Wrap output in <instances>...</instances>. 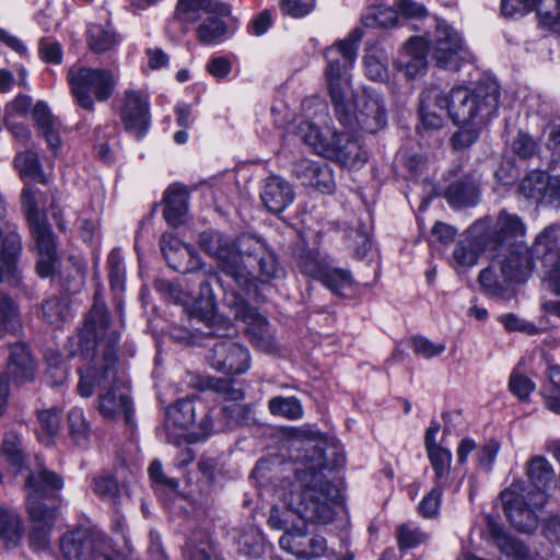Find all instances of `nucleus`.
I'll use <instances>...</instances> for the list:
<instances>
[{
  "label": "nucleus",
  "instance_id": "a19ab883",
  "mask_svg": "<svg viewBox=\"0 0 560 560\" xmlns=\"http://www.w3.org/2000/svg\"><path fill=\"white\" fill-rule=\"evenodd\" d=\"M21 325L20 308L16 302L4 291L0 290V340L8 332Z\"/></svg>",
  "mask_w": 560,
  "mask_h": 560
},
{
  "label": "nucleus",
  "instance_id": "7ed1b4c3",
  "mask_svg": "<svg viewBox=\"0 0 560 560\" xmlns=\"http://www.w3.org/2000/svg\"><path fill=\"white\" fill-rule=\"evenodd\" d=\"M63 485L60 475L45 467L31 471L25 479L26 509L34 522L30 545L36 551L49 545V533L56 516L54 501Z\"/></svg>",
  "mask_w": 560,
  "mask_h": 560
},
{
  "label": "nucleus",
  "instance_id": "e433bc0d",
  "mask_svg": "<svg viewBox=\"0 0 560 560\" xmlns=\"http://www.w3.org/2000/svg\"><path fill=\"white\" fill-rule=\"evenodd\" d=\"M88 45L92 52L104 54L117 45V35L110 25L92 24L86 32Z\"/></svg>",
  "mask_w": 560,
  "mask_h": 560
},
{
  "label": "nucleus",
  "instance_id": "4be33fe9",
  "mask_svg": "<svg viewBox=\"0 0 560 560\" xmlns=\"http://www.w3.org/2000/svg\"><path fill=\"white\" fill-rule=\"evenodd\" d=\"M36 364L28 346L25 342H14L9 346V358L5 376L16 384L32 382Z\"/></svg>",
  "mask_w": 560,
  "mask_h": 560
},
{
  "label": "nucleus",
  "instance_id": "20e7f679",
  "mask_svg": "<svg viewBox=\"0 0 560 560\" xmlns=\"http://www.w3.org/2000/svg\"><path fill=\"white\" fill-rule=\"evenodd\" d=\"M363 31L353 28L343 39L337 40L324 51L327 61L324 75L327 82L329 96L335 115L342 121H349L343 109V101L352 94L351 74L357 57L359 44L363 38Z\"/></svg>",
  "mask_w": 560,
  "mask_h": 560
},
{
  "label": "nucleus",
  "instance_id": "f704fd0d",
  "mask_svg": "<svg viewBox=\"0 0 560 560\" xmlns=\"http://www.w3.org/2000/svg\"><path fill=\"white\" fill-rule=\"evenodd\" d=\"M329 131L327 135L323 133L319 128L308 121H304L299 126V137L307 144L316 154L327 158L328 149L334 143V133Z\"/></svg>",
  "mask_w": 560,
  "mask_h": 560
},
{
  "label": "nucleus",
  "instance_id": "774afa93",
  "mask_svg": "<svg viewBox=\"0 0 560 560\" xmlns=\"http://www.w3.org/2000/svg\"><path fill=\"white\" fill-rule=\"evenodd\" d=\"M483 126H462L452 139V145L456 150H463L474 144L479 138V131Z\"/></svg>",
  "mask_w": 560,
  "mask_h": 560
},
{
  "label": "nucleus",
  "instance_id": "052dcab7",
  "mask_svg": "<svg viewBox=\"0 0 560 560\" xmlns=\"http://www.w3.org/2000/svg\"><path fill=\"white\" fill-rule=\"evenodd\" d=\"M316 5L315 0H280L279 8L283 15L302 19L308 15Z\"/></svg>",
  "mask_w": 560,
  "mask_h": 560
},
{
  "label": "nucleus",
  "instance_id": "680f3d73",
  "mask_svg": "<svg viewBox=\"0 0 560 560\" xmlns=\"http://www.w3.org/2000/svg\"><path fill=\"white\" fill-rule=\"evenodd\" d=\"M425 534L411 524H402L398 528L397 540L400 549H411L425 540Z\"/></svg>",
  "mask_w": 560,
  "mask_h": 560
},
{
  "label": "nucleus",
  "instance_id": "864d4df0",
  "mask_svg": "<svg viewBox=\"0 0 560 560\" xmlns=\"http://www.w3.org/2000/svg\"><path fill=\"white\" fill-rule=\"evenodd\" d=\"M256 262L258 265V276L256 278L258 281L268 283L284 277V269L279 264L273 252L268 249Z\"/></svg>",
  "mask_w": 560,
  "mask_h": 560
},
{
  "label": "nucleus",
  "instance_id": "423d86ee",
  "mask_svg": "<svg viewBox=\"0 0 560 560\" xmlns=\"http://www.w3.org/2000/svg\"><path fill=\"white\" fill-rule=\"evenodd\" d=\"M164 428L175 445L196 443L212 433L213 422L206 405L196 397L177 399L166 408Z\"/></svg>",
  "mask_w": 560,
  "mask_h": 560
},
{
  "label": "nucleus",
  "instance_id": "9b49d317",
  "mask_svg": "<svg viewBox=\"0 0 560 560\" xmlns=\"http://www.w3.org/2000/svg\"><path fill=\"white\" fill-rule=\"evenodd\" d=\"M560 224L546 226L536 237L530 255L540 259L544 270V281L548 288L560 295Z\"/></svg>",
  "mask_w": 560,
  "mask_h": 560
},
{
  "label": "nucleus",
  "instance_id": "6ab92c4d",
  "mask_svg": "<svg viewBox=\"0 0 560 560\" xmlns=\"http://www.w3.org/2000/svg\"><path fill=\"white\" fill-rule=\"evenodd\" d=\"M499 264V270L510 283H523L529 279L534 270V257L529 248H508L504 253L495 256Z\"/></svg>",
  "mask_w": 560,
  "mask_h": 560
},
{
  "label": "nucleus",
  "instance_id": "2eb2a0df",
  "mask_svg": "<svg viewBox=\"0 0 560 560\" xmlns=\"http://www.w3.org/2000/svg\"><path fill=\"white\" fill-rule=\"evenodd\" d=\"M199 246L218 261L220 270L230 277L237 273L238 255L235 253V241L217 230H207L199 235Z\"/></svg>",
  "mask_w": 560,
  "mask_h": 560
},
{
  "label": "nucleus",
  "instance_id": "aec40b11",
  "mask_svg": "<svg viewBox=\"0 0 560 560\" xmlns=\"http://www.w3.org/2000/svg\"><path fill=\"white\" fill-rule=\"evenodd\" d=\"M485 223L475 222L466 235L460 238L453 250L454 261L465 268L474 267L483 252L492 250L482 234Z\"/></svg>",
  "mask_w": 560,
  "mask_h": 560
},
{
  "label": "nucleus",
  "instance_id": "a878e982",
  "mask_svg": "<svg viewBox=\"0 0 560 560\" xmlns=\"http://www.w3.org/2000/svg\"><path fill=\"white\" fill-rule=\"evenodd\" d=\"M396 67L408 78L421 75L427 70V46L419 37L410 38L404 46Z\"/></svg>",
  "mask_w": 560,
  "mask_h": 560
},
{
  "label": "nucleus",
  "instance_id": "393cba45",
  "mask_svg": "<svg viewBox=\"0 0 560 560\" xmlns=\"http://www.w3.org/2000/svg\"><path fill=\"white\" fill-rule=\"evenodd\" d=\"M419 113L425 128L438 129L443 126L444 117L442 114L447 113V104L442 89L432 85L421 93Z\"/></svg>",
  "mask_w": 560,
  "mask_h": 560
},
{
  "label": "nucleus",
  "instance_id": "473e14b6",
  "mask_svg": "<svg viewBox=\"0 0 560 560\" xmlns=\"http://www.w3.org/2000/svg\"><path fill=\"white\" fill-rule=\"evenodd\" d=\"M479 284L485 293L491 296L503 298L510 290V282L499 270V264L493 256L490 265L482 269L478 277Z\"/></svg>",
  "mask_w": 560,
  "mask_h": 560
},
{
  "label": "nucleus",
  "instance_id": "f03ea898",
  "mask_svg": "<svg viewBox=\"0 0 560 560\" xmlns=\"http://www.w3.org/2000/svg\"><path fill=\"white\" fill-rule=\"evenodd\" d=\"M345 463L342 448L327 441H319L306 450L301 464L294 469L291 489L279 493L285 508L306 523L326 525L334 521L339 489L329 474Z\"/></svg>",
  "mask_w": 560,
  "mask_h": 560
},
{
  "label": "nucleus",
  "instance_id": "13d9d810",
  "mask_svg": "<svg viewBox=\"0 0 560 560\" xmlns=\"http://www.w3.org/2000/svg\"><path fill=\"white\" fill-rule=\"evenodd\" d=\"M410 346L415 354L427 360L439 357L446 349V345L444 342L436 343L423 336L412 337L410 339Z\"/></svg>",
  "mask_w": 560,
  "mask_h": 560
},
{
  "label": "nucleus",
  "instance_id": "49530a36",
  "mask_svg": "<svg viewBox=\"0 0 560 560\" xmlns=\"http://www.w3.org/2000/svg\"><path fill=\"white\" fill-rule=\"evenodd\" d=\"M430 464L434 470V482L445 487L450 476L452 453L442 446L427 451Z\"/></svg>",
  "mask_w": 560,
  "mask_h": 560
},
{
  "label": "nucleus",
  "instance_id": "de8ad7c7",
  "mask_svg": "<svg viewBox=\"0 0 560 560\" xmlns=\"http://www.w3.org/2000/svg\"><path fill=\"white\" fill-rule=\"evenodd\" d=\"M268 409L271 415L288 420H299L304 413L301 401L294 396H276L268 401Z\"/></svg>",
  "mask_w": 560,
  "mask_h": 560
},
{
  "label": "nucleus",
  "instance_id": "c03bdc74",
  "mask_svg": "<svg viewBox=\"0 0 560 560\" xmlns=\"http://www.w3.org/2000/svg\"><path fill=\"white\" fill-rule=\"evenodd\" d=\"M320 282L334 294L346 296L353 287V279L348 269L328 266Z\"/></svg>",
  "mask_w": 560,
  "mask_h": 560
},
{
  "label": "nucleus",
  "instance_id": "cd10ccee",
  "mask_svg": "<svg viewBox=\"0 0 560 560\" xmlns=\"http://www.w3.org/2000/svg\"><path fill=\"white\" fill-rule=\"evenodd\" d=\"M490 536L502 553L515 560H542L538 555H529L528 549L518 539L508 535L502 526L494 522L488 524Z\"/></svg>",
  "mask_w": 560,
  "mask_h": 560
},
{
  "label": "nucleus",
  "instance_id": "e2e57ef3",
  "mask_svg": "<svg viewBox=\"0 0 560 560\" xmlns=\"http://www.w3.org/2000/svg\"><path fill=\"white\" fill-rule=\"evenodd\" d=\"M208 387L221 394L225 399L231 402H238L245 396L244 390L240 387H234L233 383L230 380L225 378H210L208 381Z\"/></svg>",
  "mask_w": 560,
  "mask_h": 560
},
{
  "label": "nucleus",
  "instance_id": "6e6d98bb",
  "mask_svg": "<svg viewBox=\"0 0 560 560\" xmlns=\"http://www.w3.org/2000/svg\"><path fill=\"white\" fill-rule=\"evenodd\" d=\"M307 535L301 528H290L279 539V545L284 551L302 558L305 553V540Z\"/></svg>",
  "mask_w": 560,
  "mask_h": 560
},
{
  "label": "nucleus",
  "instance_id": "c9c22d12",
  "mask_svg": "<svg viewBox=\"0 0 560 560\" xmlns=\"http://www.w3.org/2000/svg\"><path fill=\"white\" fill-rule=\"evenodd\" d=\"M60 284L69 294L81 291L85 280V264L82 260L70 258L59 272Z\"/></svg>",
  "mask_w": 560,
  "mask_h": 560
},
{
  "label": "nucleus",
  "instance_id": "338daca9",
  "mask_svg": "<svg viewBox=\"0 0 560 560\" xmlns=\"http://www.w3.org/2000/svg\"><path fill=\"white\" fill-rule=\"evenodd\" d=\"M38 421L42 431L47 435V440H50L59 432L61 415L55 409L42 410L38 412ZM46 443H49V441Z\"/></svg>",
  "mask_w": 560,
  "mask_h": 560
},
{
  "label": "nucleus",
  "instance_id": "ddd939ff",
  "mask_svg": "<svg viewBox=\"0 0 560 560\" xmlns=\"http://www.w3.org/2000/svg\"><path fill=\"white\" fill-rule=\"evenodd\" d=\"M60 548L66 560H113L107 539L84 528L66 534Z\"/></svg>",
  "mask_w": 560,
  "mask_h": 560
},
{
  "label": "nucleus",
  "instance_id": "0e129e2a",
  "mask_svg": "<svg viewBox=\"0 0 560 560\" xmlns=\"http://www.w3.org/2000/svg\"><path fill=\"white\" fill-rule=\"evenodd\" d=\"M156 288L163 295H165V298L176 304L183 305L185 310L187 308L190 296L180 288L179 284L168 280H160L156 282Z\"/></svg>",
  "mask_w": 560,
  "mask_h": 560
},
{
  "label": "nucleus",
  "instance_id": "3c124183",
  "mask_svg": "<svg viewBox=\"0 0 560 560\" xmlns=\"http://www.w3.org/2000/svg\"><path fill=\"white\" fill-rule=\"evenodd\" d=\"M1 453L5 460L15 467L21 469L25 463V454L22 447L21 438L14 432H8L1 444Z\"/></svg>",
  "mask_w": 560,
  "mask_h": 560
},
{
  "label": "nucleus",
  "instance_id": "bb28decb",
  "mask_svg": "<svg viewBox=\"0 0 560 560\" xmlns=\"http://www.w3.org/2000/svg\"><path fill=\"white\" fill-rule=\"evenodd\" d=\"M444 197L453 208L474 207L479 199V187L472 176L465 175L450 184Z\"/></svg>",
  "mask_w": 560,
  "mask_h": 560
},
{
  "label": "nucleus",
  "instance_id": "79ce46f5",
  "mask_svg": "<svg viewBox=\"0 0 560 560\" xmlns=\"http://www.w3.org/2000/svg\"><path fill=\"white\" fill-rule=\"evenodd\" d=\"M14 165L23 178L36 180L40 184L48 183V178L44 174L38 155L35 152L25 151L19 153L14 159Z\"/></svg>",
  "mask_w": 560,
  "mask_h": 560
},
{
  "label": "nucleus",
  "instance_id": "bf43d9fd",
  "mask_svg": "<svg viewBox=\"0 0 560 560\" xmlns=\"http://www.w3.org/2000/svg\"><path fill=\"white\" fill-rule=\"evenodd\" d=\"M109 282L113 290H121L125 279V265L120 250L113 249L107 259Z\"/></svg>",
  "mask_w": 560,
  "mask_h": 560
},
{
  "label": "nucleus",
  "instance_id": "c756f323",
  "mask_svg": "<svg viewBox=\"0 0 560 560\" xmlns=\"http://www.w3.org/2000/svg\"><path fill=\"white\" fill-rule=\"evenodd\" d=\"M118 108L125 129L140 138V93L126 91Z\"/></svg>",
  "mask_w": 560,
  "mask_h": 560
},
{
  "label": "nucleus",
  "instance_id": "0eeeda50",
  "mask_svg": "<svg viewBox=\"0 0 560 560\" xmlns=\"http://www.w3.org/2000/svg\"><path fill=\"white\" fill-rule=\"evenodd\" d=\"M504 513L510 524L520 533H534L539 523V513L547 502V494L533 491L522 481L512 483L500 494Z\"/></svg>",
  "mask_w": 560,
  "mask_h": 560
},
{
  "label": "nucleus",
  "instance_id": "5fc2aeb1",
  "mask_svg": "<svg viewBox=\"0 0 560 560\" xmlns=\"http://www.w3.org/2000/svg\"><path fill=\"white\" fill-rule=\"evenodd\" d=\"M38 254L56 253L55 235L47 221L40 220L30 224Z\"/></svg>",
  "mask_w": 560,
  "mask_h": 560
},
{
  "label": "nucleus",
  "instance_id": "37998d69",
  "mask_svg": "<svg viewBox=\"0 0 560 560\" xmlns=\"http://www.w3.org/2000/svg\"><path fill=\"white\" fill-rule=\"evenodd\" d=\"M547 187V174L533 171L522 179L518 189L526 199L542 205Z\"/></svg>",
  "mask_w": 560,
  "mask_h": 560
},
{
  "label": "nucleus",
  "instance_id": "dca6fc26",
  "mask_svg": "<svg viewBox=\"0 0 560 560\" xmlns=\"http://www.w3.org/2000/svg\"><path fill=\"white\" fill-rule=\"evenodd\" d=\"M268 250L266 244L258 237L243 234L235 241V253L238 255L237 273L230 275V278L245 292L254 287L255 278L248 270L249 260L256 261Z\"/></svg>",
  "mask_w": 560,
  "mask_h": 560
},
{
  "label": "nucleus",
  "instance_id": "69168bd1",
  "mask_svg": "<svg viewBox=\"0 0 560 560\" xmlns=\"http://www.w3.org/2000/svg\"><path fill=\"white\" fill-rule=\"evenodd\" d=\"M444 487L435 485V487L423 497L419 503V513L427 518L433 517L438 514L441 505L442 490Z\"/></svg>",
  "mask_w": 560,
  "mask_h": 560
},
{
  "label": "nucleus",
  "instance_id": "f257e3e1",
  "mask_svg": "<svg viewBox=\"0 0 560 560\" xmlns=\"http://www.w3.org/2000/svg\"><path fill=\"white\" fill-rule=\"evenodd\" d=\"M119 339V332L112 327L110 314L101 300L100 292L96 291L93 306L85 315L83 326L69 338L72 349L68 357H74L78 353L89 355L98 345H106L102 359L79 370L78 390L81 396L90 397L97 388L100 390L97 400L100 413L107 419L124 413L125 422L133 433L136 422L131 419L132 402L127 388H125L122 374L117 369L116 349Z\"/></svg>",
  "mask_w": 560,
  "mask_h": 560
},
{
  "label": "nucleus",
  "instance_id": "a211bd4d",
  "mask_svg": "<svg viewBox=\"0 0 560 560\" xmlns=\"http://www.w3.org/2000/svg\"><path fill=\"white\" fill-rule=\"evenodd\" d=\"M161 248L168 266L178 272H198L206 268L194 246L176 237L163 236Z\"/></svg>",
  "mask_w": 560,
  "mask_h": 560
},
{
  "label": "nucleus",
  "instance_id": "6e6552de",
  "mask_svg": "<svg viewBox=\"0 0 560 560\" xmlns=\"http://www.w3.org/2000/svg\"><path fill=\"white\" fill-rule=\"evenodd\" d=\"M343 109L349 121H338L348 130L360 129L368 133H376L387 125V109L384 97L374 90L363 89L352 92L348 100L343 101Z\"/></svg>",
  "mask_w": 560,
  "mask_h": 560
},
{
  "label": "nucleus",
  "instance_id": "8fccbe9b",
  "mask_svg": "<svg viewBox=\"0 0 560 560\" xmlns=\"http://www.w3.org/2000/svg\"><path fill=\"white\" fill-rule=\"evenodd\" d=\"M329 264L326 259L320 258L319 254L314 250L303 252L298 261L300 271L311 278L322 280Z\"/></svg>",
  "mask_w": 560,
  "mask_h": 560
},
{
  "label": "nucleus",
  "instance_id": "f3484780",
  "mask_svg": "<svg viewBox=\"0 0 560 560\" xmlns=\"http://www.w3.org/2000/svg\"><path fill=\"white\" fill-rule=\"evenodd\" d=\"M463 40L459 34L446 24H438L433 58L436 66L443 69L457 70L463 58Z\"/></svg>",
  "mask_w": 560,
  "mask_h": 560
},
{
  "label": "nucleus",
  "instance_id": "4d7b16f0",
  "mask_svg": "<svg viewBox=\"0 0 560 560\" xmlns=\"http://www.w3.org/2000/svg\"><path fill=\"white\" fill-rule=\"evenodd\" d=\"M305 560H334L335 552L327 546L326 539L320 535L307 536L305 540Z\"/></svg>",
  "mask_w": 560,
  "mask_h": 560
},
{
  "label": "nucleus",
  "instance_id": "39448f33",
  "mask_svg": "<svg viewBox=\"0 0 560 560\" xmlns=\"http://www.w3.org/2000/svg\"><path fill=\"white\" fill-rule=\"evenodd\" d=\"M446 96L447 115L457 126H485L495 116L500 86L494 80L479 82L474 89L453 88Z\"/></svg>",
  "mask_w": 560,
  "mask_h": 560
},
{
  "label": "nucleus",
  "instance_id": "ea45409f",
  "mask_svg": "<svg viewBox=\"0 0 560 560\" xmlns=\"http://www.w3.org/2000/svg\"><path fill=\"white\" fill-rule=\"evenodd\" d=\"M361 20L365 27L389 28L397 24L398 13L395 5H371L365 10Z\"/></svg>",
  "mask_w": 560,
  "mask_h": 560
},
{
  "label": "nucleus",
  "instance_id": "9d476101",
  "mask_svg": "<svg viewBox=\"0 0 560 560\" xmlns=\"http://www.w3.org/2000/svg\"><path fill=\"white\" fill-rule=\"evenodd\" d=\"M477 222L485 223L481 232L492 250L527 246L525 242L527 224L515 212L501 209L495 217H486Z\"/></svg>",
  "mask_w": 560,
  "mask_h": 560
},
{
  "label": "nucleus",
  "instance_id": "4468645a",
  "mask_svg": "<svg viewBox=\"0 0 560 560\" xmlns=\"http://www.w3.org/2000/svg\"><path fill=\"white\" fill-rule=\"evenodd\" d=\"M207 360L212 369L228 375L244 374L250 366L248 349L232 339L215 342Z\"/></svg>",
  "mask_w": 560,
  "mask_h": 560
},
{
  "label": "nucleus",
  "instance_id": "09e8293b",
  "mask_svg": "<svg viewBox=\"0 0 560 560\" xmlns=\"http://www.w3.org/2000/svg\"><path fill=\"white\" fill-rule=\"evenodd\" d=\"M365 74L373 81L384 82L388 79L387 57L382 49H371L364 56Z\"/></svg>",
  "mask_w": 560,
  "mask_h": 560
},
{
  "label": "nucleus",
  "instance_id": "58836bf2",
  "mask_svg": "<svg viewBox=\"0 0 560 560\" xmlns=\"http://www.w3.org/2000/svg\"><path fill=\"white\" fill-rule=\"evenodd\" d=\"M218 15L219 14L207 15L197 27V38L201 44L217 45L224 39L228 26Z\"/></svg>",
  "mask_w": 560,
  "mask_h": 560
},
{
  "label": "nucleus",
  "instance_id": "412c9836",
  "mask_svg": "<svg viewBox=\"0 0 560 560\" xmlns=\"http://www.w3.org/2000/svg\"><path fill=\"white\" fill-rule=\"evenodd\" d=\"M326 159L335 160L350 168H359L368 161L369 154L358 140L346 133L335 132L334 143L328 149Z\"/></svg>",
  "mask_w": 560,
  "mask_h": 560
},
{
  "label": "nucleus",
  "instance_id": "603ef678",
  "mask_svg": "<svg viewBox=\"0 0 560 560\" xmlns=\"http://www.w3.org/2000/svg\"><path fill=\"white\" fill-rule=\"evenodd\" d=\"M69 432L72 441L80 447H85L89 443L90 427L84 418L83 410L73 408L68 413Z\"/></svg>",
  "mask_w": 560,
  "mask_h": 560
},
{
  "label": "nucleus",
  "instance_id": "c85d7f7f",
  "mask_svg": "<svg viewBox=\"0 0 560 560\" xmlns=\"http://www.w3.org/2000/svg\"><path fill=\"white\" fill-rule=\"evenodd\" d=\"M526 475L530 482L528 487L533 491L547 494V490L555 483V470L542 456H534L527 462Z\"/></svg>",
  "mask_w": 560,
  "mask_h": 560
},
{
  "label": "nucleus",
  "instance_id": "72a5a7b5",
  "mask_svg": "<svg viewBox=\"0 0 560 560\" xmlns=\"http://www.w3.org/2000/svg\"><path fill=\"white\" fill-rule=\"evenodd\" d=\"M42 317L55 328L62 327L66 322L72 318L69 299L56 295L45 299L42 302Z\"/></svg>",
  "mask_w": 560,
  "mask_h": 560
},
{
  "label": "nucleus",
  "instance_id": "f8f14e48",
  "mask_svg": "<svg viewBox=\"0 0 560 560\" xmlns=\"http://www.w3.org/2000/svg\"><path fill=\"white\" fill-rule=\"evenodd\" d=\"M225 302L233 310L234 317L247 325L246 334L254 347L265 352L276 348L268 320L252 307L242 294L235 292L226 294Z\"/></svg>",
  "mask_w": 560,
  "mask_h": 560
},
{
  "label": "nucleus",
  "instance_id": "4c0bfd02",
  "mask_svg": "<svg viewBox=\"0 0 560 560\" xmlns=\"http://www.w3.org/2000/svg\"><path fill=\"white\" fill-rule=\"evenodd\" d=\"M0 537L8 548L16 547L23 537V523L19 514L0 508Z\"/></svg>",
  "mask_w": 560,
  "mask_h": 560
},
{
  "label": "nucleus",
  "instance_id": "1a4fd4ad",
  "mask_svg": "<svg viewBox=\"0 0 560 560\" xmlns=\"http://www.w3.org/2000/svg\"><path fill=\"white\" fill-rule=\"evenodd\" d=\"M68 81L77 103L89 112L94 110L95 101H107L116 86L113 73L101 68L71 67Z\"/></svg>",
  "mask_w": 560,
  "mask_h": 560
},
{
  "label": "nucleus",
  "instance_id": "b1692460",
  "mask_svg": "<svg viewBox=\"0 0 560 560\" xmlns=\"http://www.w3.org/2000/svg\"><path fill=\"white\" fill-rule=\"evenodd\" d=\"M209 14L229 15L230 7L215 0H178L174 16L182 25H190Z\"/></svg>",
  "mask_w": 560,
  "mask_h": 560
},
{
  "label": "nucleus",
  "instance_id": "2f4dec72",
  "mask_svg": "<svg viewBox=\"0 0 560 560\" xmlns=\"http://www.w3.org/2000/svg\"><path fill=\"white\" fill-rule=\"evenodd\" d=\"M214 310L215 302L211 284L208 281H202L200 283V298L196 299L188 308L189 315L202 323L213 325L221 320V318L215 316Z\"/></svg>",
  "mask_w": 560,
  "mask_h": 560
},
{
  "label": "nucleus",
  "instance_id": "7c9ffc66",
  "mask_svg": "<svg viewBox=\"0 0 560 560\" xmlns=\"http://www.w3.org/2000/svg\"><path fill=\"white\" fill-rule=\"evenodd\" d=\"M33 118L48 145L56 150L60 144L59 124L44 102H37L32 110Z\"/></svg>",
  "mask_w": 560,
  "mask_h": 560
},
{
  "label": "nucleus",
  "instance_id": "5701e85b",
  "mask_svg": "<svg viewBox=\"0 0 560 560\" xmlns=\"http://www.w3.org/2000/svg\"><path fill=\"white\" fill-rule=\"evenodd\" d=\"M260 198L269 212L278 214L293 202L295 194L288 180L280 176H269L262 184Z\"/></svg>",
  "mask_w": 560,
  "mask_h": 560
},
{
  "label": "nucleus",
  "instance_id": "a18cd8bd",
  "mask_svg": "<svg viewBox=\"0 0 560 560\" xmlns=\"http://www.w3.org/2000/svg\"><path fill=\"white\" fill-rule=\"evenodd\" d=\"M93 493L102 501L116 505L120 498V488L116 478L110 474H101L92 479Z\"/></svg>",
  "mask_w": 560,
  "mask_h": 560
}]
</instances>
